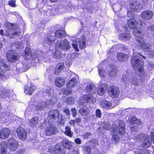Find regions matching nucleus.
<instances>
[{
	"instance_id": "e2e57ef3",
	"label": "nucleus",
	"mask_w": 154,
	"mask_h": 154,
	"mask_svg": "<svg viewBox=\"0 0 154 154\" xmlns=\"http://www.w3.org/2000/svg\"><path fill=\"white\" fill-rule=\"evenodd\" d=\"M60 71L59 69L56 70V68L54 70V74L56 75H58L60 72Z\"/></svg>"
},
{
	"instance_id": "69168bd1",
	"label": "nucleus",
	"mask_w": 154,
	"mask_h": 154,
	"mask_svg": "<svg viewBox=\"0 0 154 154\" xmlns=\"http://www.w3.org/2000/svg\"><path fill=\"white\" fill-rule=\"evenodd\" d=\"M21 66V67H23V64L22 63H19L17 64V66L18 67H19V69H21V67H19V66Z\"/></svg>"
},
{
	"instance_id": "3c124183",
	"label": "nucleus",
	"mask_w": 154,
	"mask_h": 154,
	"mask_svg": "<svg viewBox=\"0 0 154 154\" xmlns=\"http://www.w3.org/2000/svg\"><path fill=\"white\" fill-rule=\"evenodd\" d=\"M90 152L91 150L90 148L89 147H86L84 152V154H90Z\"/></svg>"
},
{
	"instance_id": "f704fd0d",
	"label": "nucleus",
	"mask_w": 154,
	"mask_h": 154,
	"mask_svg": "<svg viewBox=\"0 0 154 154\" xmlns=\"http://www.w3.org/2000/svg\"><path fill=\"white\" fill-rule=\"evenodd\" d=\"M55 37L58 38H60L62 37H64L65 35V31L63 30H59L57 31L55 33Z\"/></svg>"
},
{
	"instance_id": "423d86ee",
	"label": "nucleus",
	"mask_w": 154,
	"mask_h": 154,
	"mask_svg": "<svg viewBox=\"0 0 154 154\" xmlns=\"http://www.w3.org/2000/svg\"><path fill=\"white\" fill-rule=\"evenodd\" d=\"M96 99L91 95H84L80 99L79 104L80 105L86 106L88 102L94 103Z\"/></svg>"
},
{
	"instance_id": "20e7f679",
	"label": "nucleus",
	"mask_w": 154,
	"mask_h": 154,
	"mask_svg": "<svg viewBox=\"0 0 154 154\" xmlns=\"http://www.w3.org/2000/svg\"><path fill=\"white\" fill-rule=\"evenodd\" d=\"M113 132L119 135H122L125 133V124L123 121L115 122L112 125Z\"/></svg>"
},
{
	"instance_id": "79ce46f5",
	"label": "nucleus",
	"mask_w": 154,
	"mask_h": 154,
	"mask_svg": "<svg viewBox=\"0 0 154 154\" xmlns=\"http://www.w3.org/2000/svg\"><path fill=\"white\" fill-rule=\"evenodd\" d=\"M56 70L59 69L60 71L63 69L64 68V64L63 63H59L57 64L56 66Z\"/></svg>"
},
{
	"instance_id": "37998d69",
	"label": "nucleus",
	"mask_w": 154,
	"mask_h": 154,
	"mask_svg": "<svg viewBox=\"0 0 154 154\" xmlns=\"http://www.w3.org/2000/svg\"><path fill=\"white\" fill-rule=\"evenodd\" d=\"M0 66L2 69V67L3 68V69H6V68L7 67V65L4 63V61L3 60H2L0 62Z\"/></svg>"
},
{
	"instance_id": "b1692460",
	"label": "nucleus",
	"mask_w": 154,
	"mask_h": 154,
	"mask_svg": "<svg viewBox=\"0 0 154 154\" xmlns=\"http://www.w3.org/2000/svg\"><path fill=\"white\" fill-rule=\"evenodd\" d=\"M85 90L88 93L93 94L95 93L96 87L93 85L88 84L85 87Z\"/></svg>"
},
{
	"instance_id": "dca6fc26",
	"label": "nucleus",
	"mask_w": 154,
	"mask_h": 154,
	"mask_svg": "<svg viewBox=\"0 0 154 154\" xmlns=\"http://www.w3.org/2000/svg\"><path fill=\"white\" fill-rule=\"evenodd\" d=\"M107 69V74L109 77L113 78L117 76L118 70L115 66H110Z\"/></svg>"
},
{
	"instance_id": "de8ad7c7",
	"label": "nucleus",
	"mask_w": 154,
	"mask_h": 154,
	"mask_svg": "<svg viewBox=\"0 0 154 154\" xmlns=\"http://www.w3.org/2000/svg\"><path fill=\"white\" fill-rule=\"evenodd\" d=\"M112 134V140H114L115 142H117L119 140V136L117 134Z\"/></svg>"
},
{
	"instance_id": "a18cd8bd",
	"label": "nucleus",
	"mask_w": 154,
	"mask_h": 154,
	"mask_svg": "<svg viewBox=\"0 0 154 154\" xmlns=\"http://www.w3.org/2000/svg\"><path fill=\"white\" fill-rule=\"evenodd\" d=\"M96 116L98 118H100L101 116V112L100 110L99 109H97L96 110Z\"/></svg>"
},
{
	"instance_id": "2f4dec72",
	"label": "nucleus",
	"mask_w": 154,
	"mask_h": 154,
	"mask_svg": "<svg viewBox=\"0 0 154 154\" xmlns=\"http://www.w3.org/2000/svg\"><path fill=\"white\" fill-rule=\"evenodd\" d=\"M146 136V134H140L137 136H134V139L136 142H140L141 141L144 140V138Z\"/></svg>"
},
{
	"instance_id": "2eb2a0df",
	"label": "nucleus",
	"mask_w": 154,
	"mask_h": 154,
	"mask_svg": "<svg viewBox=\"0 0 154 154\" xmlns=\"http://www.w3.org/2000/svg\"><path fill=\"white\" fill-rule=\"evenodd\" d=\"M7 57L8 61L12 63L15 62L19 58V56L12 51L8 52Z\"/></svg>"
},
{
	"instance_id": "5701e85b",
	"label": "nucleus",
	"mask_w": 154,
	"mask_h": 154,
	"mask_svg": "<svg viewBox=\"0 0 154 154\" xmlns=\"http://www.w3.org/2000/svg\"><path fill=\"white\" fill-rule=\"evenodd\" d=\"M117 60L123 62L128 59V55L122 53H119L117 54L116 56Z\"/></svg>"
},
{
	"instance_id": "7ed1b4c3",
	"label": "nucleus",
	"mask_w": 154,
	"mask_h": 154,
	"mask_svg": "<svg viewBox=\"0 0 154 154\" xmlns=\"http://www.w3.org/2000/svg\"><path fill=\"white\" fill-rule=\"evenodd\" d=\"M5 27L7 29L5 30V35L8 37L11 38L14 35H18L20 34V31L18 29H13V25L10 23H6Z\"/></svg>"
},
{
	"instance_id": "bb28decb",
	"label": "nucleus",
	"mask_w": 154,
	"mask_h": 154,
	"mask_svg": "<svg viewBox=\"0 0 154 154\" xmlns=\"http://www.w3.org/2000/svg\"><path fill=\"white\" fill-rule=\"evenodd\" d=\"M55 85L58 87L63 86L64 83V79L62 77H57L54 81Z\"/></svg>"
},
{
	"instance_id": "cd10ccee",
	"label": "nucleus",
	"mask_w": 154,
	"mask_h": 154,
	"mask_svg": "<svg viewBox=\"0 0 154 154\" xmlns=\"http://www.w3.org/2000/svg\"><path fill=\"white\" fill-rule=\"evenodd\" d=\"M7 145L5 141L1 142L0 144V154H7Z\"/></svg>"
},
{
	"instance_id": "393cba45",
	"label": "nucleus",
	"mask_w": 154,
	"mask_h": 154,
	"mask_svg": "<svg viewBox=\"0 0 154 154\" xmlns=\"http://www.w3.org/2000/svg\"><path fill=\"white\" fill-rule=\"evenodd\" d=\"M34 105L37 110H43L46 106V104L42 100L34 103Z\"/></svg>"
},
{
	"instance_id": "6e6d98bb",
	"label": "nucleus",
	"mask_w": 154,
	"mask_h": 154,
	"mask_svg": "<svg viewBox=\"0 0 154 154\" xmlns=\"http://www.w3.org/2000/svg\"><path fill=\"white\" fill-rule=\"evenodd\" d=\"M4 76V72L3 70L0 69V78Z\"/></svg>"
},
{
	"instance_id": "412c9836",
	"label": "nucleus",
	"mask_w": 154,
	"mask_h": 154,
	"mask_svg": "<svg viewBox=\"0 0 154 154\" xmlns=\"http://www.w3.org/2000/svg\"><path fill=\"white\" fill-rule=\"evenodd\" d=\"M153 13L150 11H146L143 12L141 14V17L143 19H150L152 18L153 16Z\"/></svg>"
},
{
	"instance_id": "13d9d810",
	"label": "nucleus",
	"mask_w": 154,
	"mask_h": 154,
	"mask_svg": "<svg viewBox=\"0 0 154 154\" xmlns=\"http://www.w3.org/2000/svg\"><path fill=\"white\" fill-rule=\"evenodd\" d=\"M55 150H57L59 152H60L61 151V148L58 145H56L55 147Z\"/></svg>"
},
{
	"instance_id": "0eeeda50",
	"label": "nucleus",
	"mask_w": 154,
	"mask_h": 154,
	"mask_svg": "<svg viewBox=\"0 0 154 154\" xmlns=\"http://www.w3.org/2000/svg\"><path fill=\"white\" fill-rule=\"evenodd\" d=\"M142 8V6L141 4L137 2H132L130 5V9L128 10L127 12V16L129 17H133L132 12L131 10L132 11H138L139 10Z\"/></svg>"
},
{
	"instance_id": "c03bdc74",
	"label": "nucleus",
	"mask_w": 154,
	"mask_h": 154,
	"mask_svg": "<svg viewBox=\"0 0 154 154\" xmlns=\"http://www.w3.org/2000/svg\"><path fill=\"white\" fill-rule=\"evenodd\" d=\"M74 101V99L72 97L68 98L66 100V101L67 103L69 104H72L73 103Z\"/></svg>"
},
{
	"instance_id": "bf43d9fd",
	"label": "nucleus",
	"mask_w": 154,
	"mask_h": 154,
	"mask_svg": "<svg viewBox=\"0 0 154 154\" xmlns=\"http://www.w3.org/2000/svg\"><path fill=\"white\" fill-rule=\"evenodd\" d=\"M75 123H79L81 121V119L79 118H77L74 120Z\"/></svg>"
},
{
	"instance_id": "4c0bfd02",
	"label": "nucleus",
	"mask_w": 154,
	"mask_h": 154,
	"mask_svg": "<svg viewBox=\"0 0 154 154\" xmlns=\"http://www.w3.org/2000/svg\"><path fill=\"white\" fill-rule=\"evenodd\" d=\"M57 117V122L60 125H63L65 123L64 117L63 116L62 114H60L59 116H58Z\"/></svg>"
},
{
	"instance_id": "4468645a",
	"label": "nucleus",
	"mask_w": 154,
	"mask_h": 154,
	"mask_svg": "<svg viewBox=\"0 0 154 154\" xmlns=\"http://www.w3.org/2000/svg\"><path fill=\"white\" fill-rule=\"evenodd\" d=\"M8 145L9 149L11 151L16 150L18 146V142L14 138H11L8 140Z\"/></svg>"
},
{
	"instance_id": "9b49d317",
	"label": "nucleus",
	"mask_w": 154,
	"mask_h": 154,
	"mask_svg": "<svg viewBox=\"0 0 154 154\" xmlns=\"http://www.w3.org/2000/svg\"><path fill=\"white\" fill-rule=\"evenodd\" d=\"M136 75H134L132 76L131 79L126 77L125 75H123V79L125 82L126 84H131L137 85H139V80L137 79Z\"/></svg>"
},
{
	"instance_id": "49530a36",
	"label": "nucleus",
	"mask_w": 154,
	"mask_h": 154,
	"mask_svg": "<svg viewBox=\"0 0 154 154\" xmlns=\"http://www.w3.org/2000/svg\"><path fill=\"white\" fill-rule=\"evenodd\" d=\"M76 110L75 108H72L71 109V112H72V116L75 117L77 115Z\"/></svg>"
},
{
	"instance_id": "9d476101",
	"label": "nucleus",
	"mask_w": 154,
	"mask_h": 154,
	"mask_svg": "<svg viewBox=\"0 0 154 154\" xmlns=\"http://www.w3.org/2000/svg\"><path fill=\"white\" fill-rule=\"evenodd\" d=\"M47 93L49 96V99L47 101V104H54L57 100L56 94L54 93V91L51 88L47 91Z\"/></svg>"
},
{
	"instance_id": "a19ab883",
	"label": "nucleus",
	"mask_w": 154,
	"mask_h": 154,
	"mask_svg": "<svg viewBox=\"0 0 154 154\" xmlns=\"http://www.w3.org/2000/svg\"><path fill=\"white\" fill-rule=\"evenodd\" d=\"M61 56V53L59 51H56L55 54L53 55V57L56 59H59Z\"/></svg>"
},
{
	"instance_id": "f03ea898",
	"label": "nucleus",
	"mask_w": 154,
	"mask_h": 154,
	"mask_svg": "<svg viewBox=\"0 0 154 154\" xmlns=\"http://www.w3.org/2000/svg\"><path fill=\"white\" fill-rule=\"evenodd\" d=\"M135 51V49L133 50V57L131 60V65L136 70L137 74L140 77V81L143 82L147 79V75L143 67V63L140 61V57L138 55L142 57L144 59H146V57L141 53H137Z\"/></svg>"
},
{
	"instance_id": "ddd939ff",
	"label": "nucleus",
	"mask_w": 154,
	"mask_h": 154,
	"mask_svg": "<svg viewBox=\"0 0 154 154\" xmlns=\"http://www.w3.org/2000/svg\"><path fill=\"white\" fill-rule=\"evenodd\" d=\"M45 126V134L47 136H51L56 133L57 131V128L55 127L52 125H49L48 124V125Z\"/></svg>"
},
{
	"instance_id": "39448f33",
	"label": "nucleus",
	"mask_w": 154,
	"mask_h": 154,
	"mask_svg": "<svg viewBox=\"0 0 154 154\" xmlns=\"http://www.w3.org/2000/svg\"><path fill=\"white\" fill-rule=\"evenodd\" d=\"M85 36L84 35H82L79 38H75L72 42V45L76 51H79L78 48V45L79 48L82 49L85 46Z\"/></svg>"
},
{
	"instance_id": "4d7b16f0",
	"label": "nucleus",
	"mask_w": 154,
	"mask_h": 154,
	"mask_svg": "<svg viewBox=\"0 0 154 154\" xmlns=\"http://www.w3.org/2000/svg\"><path fill=\"white\" fill-rule=\"evenodd\" d=\"M75 142L78 144H80L81 143V140L78 138L76 139L75 140Z\"/></svg>"
},
{
	"instance_id": "c756f323",
	"label": "nucleus",
	"mask_w": 154,
	"mask_h": 154,
	"mask_svg": "<svg viewBox=\"0 0 154 154\" xmlns=\"http://www.w3.org/2000/svg\"><path fill=\"white\" fill-rule=\"evenodd\" d=\"M39 121L38 117H35L31 119L29 122V125L32 127H35L38 124Z\"/></svg>"
},
{
	"instance_id": "f257e3e1",
	"label": "nucleus",
	"mask_w": 154,
	"mask_h": 154,
	"mask_svg": "<svg viewBox=\"0 0 154 154\" xmlns=\"http://www.w3.org/2000/svg\"><path fill=\"white\" fill-rule=\"evenodd\" d=\"M127 24L129 27L134 29L133 34L136 36V40L139 43L140 48L145 52H148L150 51L151 49V45L142 37L143 35V33L135 29L138 24L136 20L133 18L130 19L128 20Z\"/></svg>"
},
{
	"instance_id": "5fc2aeb1",
	"label": "nucleus",
	"mask_w": 154,
	"mask_h": 154,
	"mask_svg": "<svg viewBox=\"0 0 154 154\" xmlns=\"http://www.w3.org/2000/svg\"><path fill=\"white\" fill-rule=\"evenodd\" d=\"M91 135V134L90 133H87L85 134L84 135V137L85 139H87L89 138L90 136Z\"/></svg>"
},
{
	"instance_id": "4be33fe9",
	"label": "nucleus",
	"mask_w": 154,
	"mask_h": 154,
	"mask_svg": "<svg viewBox=\"0 0 154 154\" xmlns=\"http://www.w3.org/2000/svg\"><path fill=\"white\" fill-rule=\"evenodd\" d=\"M60 112L57 109L52 110L49 113L48 117L51 119H55L59 116Z\"/></svg>"
},
{
	"instance_id": "8fccbe9b",
	"label": "nucleus",
	"mask_w": 154,
	"mask_h": 154,
	"mask_svg": "<svg viewBox=\"0 0 154 154\" xmlns=\"http://www.w3.org/2000/svg\"><path fill=\"white\" fill-rule=\"evenodd\" d=\"M15 2L16 1L15 0H12L10 1L9 2V5L13 7H15Z\"/></svg>"
},
{
	"instance_id": "f3484780",
	"label": "nucleus",
	"mask_w": 154,
	"mask_h": 154,
	"mask_svg": "<svg viewBox=\"0 0 154 154\" xmlns=\"http://www.w3.org/2000/svg\"><path fill=\"white\" fill-rule=\"evenodd\" d=\"M0 138L2 139H5L8 137L11 134L10 130L7 128L2 129L0 132Z\"/></svg>"
},
{
	"instance_id": "e433bc0d",
	"label": "nucleus",
	"mask_w": 154,
	"mask_h": 154,
	"mask_svg": "<svg viewBox=\"0 0 154 154\" xmlns=\"http://www.w3.org/2000/svg\"><path fill=\"white\" fill-rule=\"evenodd\" d=\"M65 131L64 132L65 134L70 137H72L73 135V132L71 131L69 127L67 126L65 128Z\"/></svg>"
},
{
	"instance_id": "09e8293b",
	"label": "nucleus",
	"mask_w": 154,
	"mask_h": 154,
	"mask_svg": "<svg viewBox=\"0 0 154 154\" xmlns=\"http://www.w3.org/2000/svg\"><path fill=\"white\" fill-rule=\"evenodd\" d=\"M137 119V118L135 117H132L130 120L131 123L133 125L136 124V121Z\"/></svg>"
},
{
	"instance_id": "603ef678",
	"label": "nucleus",
	"mask_w": 154,
	"mask_h": 154,
	"mask_svg": "<svg viewBox=\"0 0 154 154\" xmlns=\"http://www.w3.org/2000/svg\"><path fill=\"white\" fill-rule=\"evenodd\" d=\"M63 111L67 116H68L70 115L69 111L67 108H63Z\"/></svg>"
},
{
	"instance_id": "a878e982",
	"label": "nucleus",
	"mask_w": 154,
	"mask_h": 154,
	"mask_svg": "<svg viewBox=\"0 0 154 154\" xmlns=\"http://www.w3.org/2000/svg\"><path fill=\"white\" fill-rule=\"evenodd\" d=\"M100 106L104 108H112L115 106L112 105V103L106 100H102L100 102Z\"/></svg>"
},
{
	"instance_id": "ea45409f",
	"label": "nucleus",
	"mask_w": 154,
	"mask_h": 154,
	"mask_svg": "<svg viewBox=\"0 0 154 154\" xmlns=\"http://www.w3.org/2000/svg\"><path fill=\"white\" fill-rule=\"evenodd\" d=\"M103 63V62H102L100 63V65H99L97 66V67L98 68V72L99 74V75L102 77H104L105 75H106L105 72L102 69L99 68L100 67V65Z\"/></svg>"
},
{
	"instance_id": "72a5a7b5",
	"label": "nucleus",
	"mask_w": 154,
	"mask_h": 154,
	"mask_svg": "<svg viewBox=\"0 0 154 154\" xmlns=\"http://www.w3.org/2000/svg\"><path fill=\"white\" fill-rule=\"evenodd\" d=\"M130 38V34L129 33L121 34L119 37V39L124 40H128Z\"/></svg>"
},
{
	"instance_id": "6e6552de",
	"label": "nucleus",
	"mask_w": 154,
	"mask_h": 154,
	"mask_svg": "<svg viewBox=\"0 0 154 154\" xmlns=\"http://www.w3.org/2000/svg\"><path fill=\"white\" fill-rule=\"evenodd\" d=\"M143 140L142 146L143 147H148L150 146L152 142L154 144V133L151 132L150 137H147L146 134V136L144 138Z\"/></svg>"
},
{
	"instance_id": "1a4fd4ad",
	"label": "nucleus",
	"mask_w": 154,
	"mask_h": 154,
	"mask_svg": "<svg viewBox=\"0 0 154 154\" xmlns=\"http://www.w3.org/2000/svg\"><path fill=\"white\" fill-rule=\"evenodd\" d=\"M56 48H59L62 50H67L71 47L69 42L66 39L62 41L61 42H57L55 45Z\"/></svg>"
},
{
	"instance_id": "c9c22d12",
	"label": "nucleus",
	"mask_w": 154,
	"mask_h": 154,
	"mask_svg": "<svg viewBox=\"0 0 154 154\" xmlns=\"http://www.w3.org/2000/svg\"><path fill=\"white\" fill-rule=\"evenodd\" d=\"M45 41L49 45L52 43L55 40L53 36H50L49 35H48L45 37Z\"/></svg>"
},
{
	"instance_id": "680f3d73",
	"label": "nucleus",
	"mask_w": 154,
	"mask_h": 154,
	"mask_svg": "<svg viewBox=\"0 0 154 154\" xmlns=\"http://www.w3.org/2000/svg\"><path fill=\"white\" fill-rule=\"evenodd\" d=\"M75 122L74 120H71L69 121V124L71 125L74 126Z\"/></svg>"
},
{
	"instance_id": "864d4df0",
	"label": "nucleus",
	"mask_w": 154,
	"mask_h": 154,
	"mask_svg": "<svg viewBox=\"0 0 154 154\" xmlns=\"http://www.w3.org/2000/svg\"><path fill=\"white\" fill-rule=\"evenodd\" d=\"M25 54L26 56H30L29 57L30 58L31 55L30 50L29 49L26 50L25 51Z\"/></svg>"
},
{
	"instance_id": "aec40b11",
	"label": "nucleus",
	"mask_w": 154,
	"mask_h": 154,
	"mask_svg": "<svg viewBox=\"0 0 154 154\" xmlns=\"http://www.w3.org/2000/svg\"><path fill=\"white\" fill-rule=\"evenodd\" d=\"M108 87V85L106 84H102L98 88L97 90V94L99 95H103L106 91Z\"/></svg>"
},
{
	"instance_id": "a211bd4d",
	"label": "nucleus",
	"mask_w": 154,
	"mask_h": 154,
	"mask_svg": "<svg viewBox=\"0 0 154 154\" xmlns=\"http://www.w3.org/2000/svg\"><path fill=\"white\" fill-rule=\"evenodd\" d=\"M17 136L22 140L26 139L27 134L25 130L22 128L19 127L17 130Z\"/></svg>"
},
{
	"instance_id": "f8f14e48",
	"label": "nucleus",
	"mask_w": 154,
	"mask_h": 154,
	"mask_svg": "<svg viewBox=\"0 0 154 154\" xmlns=\"http://www.w3.org/2000/svg\"><path fill=\"white\" fill-rule=\"evenodd\" d=\"M108 91L109 95L112 98L117 97L119 93V89L113 86L110 87L108 89Z\"/></svg>"
},
{
	"instance_id": "7c9ffc66",
	"label": "nucleus",
	"mask_w": 154,
	"mask_h": 154,
	"mask_svg": "<svg viewBox=\"0 0 154 154\" xmlns=\"http://www.w3.org/2000/svg\"><path fill=\"white\" fill-rule=\"evenodd\" d=\"M77 81L75 78H72L67 83L66 86L68 88H72L75 87L76 85Z\"/></svg>"
},
{
	"instance_id": "473e14b6",
	"label": "nucleus",
	"mask_w": 154,
	"mask_h": 154,
	"mask_svg": "<svg viewBox=\"0 0 154 154\" xmlns=\"http://www.w3.org/2000/svg\"><path fill=\"white\" fill-rule=\"evenodd\" d=\"M79 113L82 116H86L89 113V109L86 107H82L79 110Z\"/></svg>"
},
{
	"instance_id": "774afa93",
	"label": "nucleus",
	"mask_w": 154,
	"mask_h": 154,
	"mask_svg": "<svg viewBox=\"0 0 154 154\" xmlns=\"http://www.w3.org/2000/svg\"><path fill=\"white\" fill-rule=\"evenodd\" d=\"M150 29L154 31V25H152L150 27Z\"/></svg>"
},
{
	"instance_id": "6ab92c4d",
	"label": "nucleus",
	"mask_w": 154,
	"mask_h": 154,
	"mask_svg": "<svg viewBox=\"0 0 154 154\" xmlns=\"http://www.w3.org/2000/svg\"><path fill=\"white\" fill-rule=\"evenodd\" d=\"M35 87L32 84L26 85L24 87V92L27 94L30 95L32 94L35 90Z\"/></svg>"
},
{
	"instance_id": "58836bf2",
	"label": "nucleus",
	"mask_w": 154,
	"mask_h": 154,
	"mask_svg": "<svg viewBox=\"0 0 154 154\" xmlns=\"http://www.w3.org/2000/svg\"><path fill=\"white\" fill-rule=\"evenodd\" d=\"M62 143L64 147L69 149L71 148L72 145L71 142L67 140H63L62 142Z\"/></svg>"
},
{
	"instance_id": "338daca9",
	"label": "nucleus",
	"mask_w": 154,
	"mask_h": 154,
	"mask_svg": "<svg viewBox=\"0 0 154 154\" xmlns=\"http://www.w3.org/2000/svg\"><path fill=\"white\" fill-rule=\"evenodd\" d=\"M0 34L1 35H4V31L2 29L0 31Z\"/></svg>"
},
{
	"instance_id": "c85d7f7f",
	"label": "nucleus",
	"mask_w": 154,
	"mask_h": 154,
	"mask_svg": "<svg viewBox=\"0 0 154 154\" xmlns=\"http://www.w3.org/2000/svg\"><path fill=\"white\" fill-rule=\"evenodd\" d=\"M0 121L4 123H7L9 121L8 115L7 112H4L0 113Z\"/></svg>"
},
{
	"instance_id": "0e129e2a",
	"label": "nucleus",
	"mask_w": 154,
	"mask_h": 154,
	"mask_svg": "<svg viewBox=\"0 0 154 154\" xmlns=\"http://www.w3.org/2000/svg\"><path fill=\"white\" fill-rule=\"evenodd\" d=\"M136 121V124H138V125H140V124L141 123V122L138 119H137V120Z\"/></svg>"
},
{
	"instance_id": "052dcab7",
	"label": "nucleus",
	"mask_w": 154,
	"mask_h": 154,
	"mask_svg": "<svg viewBox=\"0 0 154 154\" xmlns=\"http://www.w3.org/2000/svg\"><path fill=\"white\" fill-rule=\"evenodd\" d=\"M64 93L66 94H69L71 93V91L70 90H66L65 89L64 90Z\"/></svg>"
}]
</instances>
